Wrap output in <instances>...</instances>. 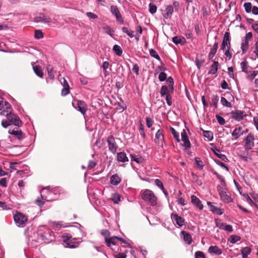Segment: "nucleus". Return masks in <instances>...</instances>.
<instances>
[{"label":"nucleus","mask_w":258,"mask_h":258,"mask_svg":"<svg viewBox=\"0 0 258 258\" xmlns=\"http://www.w3.org/2000/svg\"><path fill=\"white\" fill-rule=\"evenodd\" d=\"M170 128L173 137L176 139L177 142H179L180 139L179 133L177 132L173 127H170Z\"/></svg>","instance_id":"42"},{"label":"nucleus","mask_w":258,"mask_h":258,"mask_svg":"<svg viewBox=\"0 0 258 258\" xmlns=\"http://www.w3.org/2000/svg\"><path fill=\"white\" fill-rule=\"evenodd\" d=\"M240 237L236 235H231L229 241L231 243H235L240 240Z\"/></svg>","instance_id":"41"},{"label":"nucleus","mask_w":258,"mask_h":258,"mask_svg":"<svg viewBox=\"0 0 258 258\" xmlns=\"http://www.w3.org/2000/svg\"><path fill=\"white\" fill-rule=\"evenodd\" d=\"M75 223L76 224H77V226H78L77 227V232H78L77 235L78 236V237H80L82 239V237H85V236H86V232H85V231L84 230V228L79 223H77V222H76Z\"/></svg>","instance_id":"23"},{"label":"nucleus","mask_w":258,"mask_h":258,"mask_svg":"<svg viewBox=\"0 0 258 258\" xmlns=\"http://www.w3.org/2000/svg\"><path fill=\"white\" fill-rule=\"evenodd\" d=\"M229 36L230 35L228 32H226L224 34V36L221 46V49L224 50L226 48V46L227 45V43H229Z\"/></svg>","instance_id":"29"},{"label":"nucleus","mask_w":258,"mask_h":258,"mask_svg":"<svg viewBox=\"0 0 258 258\" xmlns=\"http://www.w3.org/2000/svg\"><path fill=\"white\" fill-rule=\"evenodd\" d=\"M117 158L118 161L125 162L128 161L125 153L119 152L117 153Z\"/></svg>","instance_id":"32"},{"label":"nucleus","mask_w":258,"mask_h":258,"mask_svg":"<svg viewBox=\"0 0 258 258\" xmlns=\"http://www.w3.org/2000/svg\"><path fill=\"white\" fill-rule=\"evenodd\" d=\"M141 197L145 202L149 203L152 206H156L157 204V198L154 192L148 189L143 190L141 191Z\"/></svg>","instance_id":"4"},{"label":"nucleus","mask_w":258,"mask_h":258,"mask_svg":"<svg viewBox=\"0 0 258 258\" xmlns=\"http://www.w3.org/2000/svg\"><path fill=\"white\" fill-rule=\"evenodd\" d=\"M221 103L223 106H225L227 107H231L232 106L231 103L230 102L228 101L227 99L223 97H221Z\"/></svg>","instance_id":"45"},{"label":"nucleus","mask_w":258,"mask_h":258,"mask_svg":"<svg viewBox=\"0 0 258 258\" xmlns=\"http://www.w3.org/2000/svg\"><path fill=\"white\" fill-rule=\"evenodd\" d=\"M139 130L141 136H142V137H143V138H145L146 137V134L144 131V126L142 123L140 124Z\"/></svg>","instance_id":"62"},{"label":"nucleus","mask_w":258,"mask_h":258,"mask_svg":"<svg viewBox=\"0 0 258 258\" xmlns=\"http://www.w3.org/2000/svg\"><path fill=\"white\" fill-rule=\"evenodd\" d=\"M252 34L251 32L247 33L242 41L241 48L242 52L245 53L248 48L249 41L251 39Z\"/></svg>","instance_id":"13"},{"label":"nucleus","mask_w":258,"mask_h":258,"mask_svg":"<svg viewBox=\"0 0 258 258\" xmlns=\"http://www.w3.org/2000/svg\"><path fill=\"white\" fill-rule=\"evenodd\" d=\"M181 140L183 142V146L186 148H190L191 145L188 136L184 130L181 133Z\"/></svg>","instance_id":"18"},{"label":"nucleus","mask_w":258,"mask_h":258,"mask_svg":"<svg viewBox=\"0 0 258 258\" xmlns=\"http://www.w3.org/2000/svg\"><path fill=\"white\" fill-rule=\"evenodd\" d=\"M77 106H74V103H73L72 104L74 106V107L79 111L82 114L84 115L86 112V104L85 102L83 101L77 100Z\"/></svg>","instance_id":"16"},{"label":"nucleus","mask_w":258,"mask_h":258,"mask_svg":"<svg viewBox=\"0 0 258 258\" xmlns=\"http://www.w3.org/2000/svg\"><path fill=\"white\" fill-rule=\"evenodd\" d=\"M215 221L216 227L222 230L224 229V227L227 224L226 223H224L221 219H216Z\"/></svg>","instance_id":"36"},{"label":"nucleus","mask_w":258,"mask_h":258,"mask_svg":"<svg viewBox=\"0 0 258 258\" xmlns=\"http://www.w3.org/2000/svg\"><path fill=\"white\" fill-rule=\"evenodd\" d=\"M243 132L242 131V127H238L235 128L231 133V135L235 140L238 139L241 136L243 135Z\"/></svg>","instance_id":"24"},{"label":"nucleus","mask_w":258,"mask_h":258,"mask_svg":"<svg viewBox=\"0 0 258 258\" xmlns=\"http://www.w3.org/2000/svg\"><path fill=\"white\" fill-rule=\"evenodd\" d=\"M149 12L151 14H154L157 12V8L155 5H154L152 3H150V4L149 5Z\"/></svg>","instance_id":"48"},{"label":"nucleus","mask_w":258,"mask_h":258,"mask_svg":"<svg viewBox=\"0 0 258 258\" xmlns=\"http://www.w3.org/2000/svg\"><path fill=\"white\" fill-rule=\"evenodd\" d=\"M49 186H47L43 188L41 191V198L43 200L46 201H52L57 199L58 196L56 193V190L55 189L48 190Z\"/></svg>","instance_id":"5"},{"label":"nucleus","mask_w":258,"mask_h":258,"mask_svg":"<svg viewBox=\"0 0 258 258\" xmlns=\"http://www.w3.org/2000/svg\"><path fill=\"white\" fill-rule=\"evenodd\" d=\"M214 153L215 154V155L218 157L219 158H220L221 160H222V161H224L225 162H227L228 161V159L226 157V155H224V154H220V153H218L216 152H214Z\"/></svg>","instance_id":"51"},{"label":"nucleus","mask_w":258,"mask_h":258,"mask_svg":"<svg viewBox=\"0 0 258 258\" xmlns=\"http://www.w3.org/2000/svg\"><path fill=\"white\" fill-rule=\"evenodd\" d=\"M155 142L158 146L163 147L165 142L163 130L160 129L157 131L155 134Z\"/></svg>","instance_id":"11"},{"label":"nucleus","mask_w":258,"mask_h":258,"mask_svg":"<svg viewBox=\"0 0 258 258\" xmlns=\"http://www.w3.org/2000/svg\"><path fill=\"white\" fill-rule=\"evenodd\" d=\"M172 42L176 45H183L186 43V39L182 36H176L172 38Z\"/></svg>","instance_id":"28"},{"label":"nucleus","mask_w":258,"mask_h":258,"mask_svg":"<svg viewBox=\"0 0 258 258\" xmlns=\"http://www.w3.org/2000/svg\"><path fill=\"white\" fill-rule=\"evenodd\" d=\"M47 70L49 78L52 80L54 79V75L53 73V68L50 66H49L47 68Z\"/></svg>","instance_id":"49"},{"label":"nucleus","mask_w":258,"mask_h":258,"mask_svg":"<svg viewBox=\"0 0 258 258\" xmlns=\"http://www.w3.org/2000/svg\"><path fill=\"white\" fill-rule=\"evenodd\" d=\"M97 164L95 160H90L89 162L88 165V169L90 170L94 168L96 166Z\"/></svg>","instance_id":"61"},{"label":"nucleus","mask_w":258,"mask_h":258,"mask_svg":"<svg viewBox=\"0 0 258 258\" xmlns=\"http://www.w3.org/2000/svg\"><path fill=\"white\" fill-rule=\"evenodd\" d=\"M46 201L45 200H43L42 198H38L35 200V203L39 207H41L44 204V202Z\"/></svg>","instance_id":"57"},{"label":"nucleus","mask_w":258,"mask_h":258,"mask_svg":"<svg viewBox=\"0 0 258 258\" xmlns=\"http://www.w3.org/2000/svg\"><path fill=\"white\" fill-rule=\"evenodd\" d=\"M219 97L217 95H213L212 98V102L215 108H217Z\"/></svg>","instance_id":"50"},{"label":"nucleus","mask_w":258,"mask_h":258,"mask_svg":"<svg viewBox=\"0 0 258 258\" xmlns=\"http://www.w3.org/2000/svg\"><path fill=\"white\" fill-rule=\"evenodd\" d=\"M251 252V249L249 247H245L241 250V254H249Z\"/></svg>","instance_id":"60"},{"label":"nucleus","mask_w":258,"mask_h":258,"mask_svg":"<svg viewBox=\"0 0 258 258\" xmlns=\"http://www.w3.org/2000/svg\"><path fill=\"white\" fill-rule=\"evenodd\" d=\"M195 160L198 168L200 169H202L203 168L204 165L202 160L198 157H196Z\"/></svg>","instance_id":"47"},{"label":"nucleus","mask_w":258,"mask_h":258,"mask_svg":"<svg viewBox=\"0 0 258 258\" xmlns=\"http://www.w3.org/2000/svg\"><path fill=\"white\" fill-rule=\"evenodd\" d=\"M244 7L247 13H250L251 11L252 6L250 3H246L244 4Z\"/></svg>","instance_id":"56"},{"label":"nucleus","mask_w":258,"mask_h":258,"mask_svg":"<svg viewBox=\"0 0 258 258\" xmlns=\"http://www.w3.org/2000/svg\"><path fill=\"white\" fill-rule=\"evenodd\" d=\"M11 111V107L10 104L0 97V114L8 115L9 112Z\"/></svg>","instance_id":"7"},{"label":"nucleus","mask_w":258,"mask_h":258,"mask_svg":"<svg viewBox=\"0 0 258 258\" xmlns=\"http://www.w3.org/2000/svg\"><path fill=\"white\" fill-rule=\"evenodd\" d=\"M158 79L160 81L163 82L167 79V75L164 72H161L159 75Z\"/></svg>","instance_id":"59"},{"label":"nucleus","mask_w":258,"mask_h":258,"mask_svg":"<svg viewBox=\"0 0 258 258\" xmlns=\"http://www.w3.org/2000/svg\"><path fill=\"white\" fill-rule=\"evenodd\" d=\"M219 64L218 61H214L213 64L210 66L208 73V75H216L218 69Z\"/></svg>","instance_id":"21"},{"label":"nucleus","mask_w":258,"mask_h":258,"mask_svg":"<svg viewBox=\"0 0 258 258\" xmlns=\"http://www.w3.org/2000/svg\"><path fill=\"white\" fill-rule=\"evenodd\" d=\"M191 203L195 205L199 210H202L203 209V205L201 201L196 196L192 195L191 196Z\"/></svg>","instance_id":"20"},{"label":"nucleus","mask_w":258,"mask_h":258,"mask_svg":"<svg viewBox=\"0 0 258 258\" xmlns=\"http://www.w3.org/2000/svg\"><path fill=\"white\" fill-rule=\"evenodd\" d=\"M9 133L16 136L18 139H21L23 138L22 132L21 131H19L18 130H9Z\"/></svg>","instance_id":"33"},{"label":"nucleus","mask_w":258,"mask_h":258,"mask_svg":"<svg viewBox=\"0 0 258 258\" xmlns=\"http://www.w3.org/2000/svg\"><path fill=\"white\" fill-rule=\"evenodd\" d=\"M7 116V119L3 120L2 121V125L4 127L6 128L8 126L12 124H14L18 127H20L22 125V121H21L19 117L17 115L11 113V111L9 112Z\"/></svg>","instance_id":"3"},{"label":"nucleus","mask_w":258,"mask_h":258,"mask_svg":"<svg viewBox=\"0 0 258 258\" xmlns=\"http://www.w3.org/2000/svg\"><path fill=\"white\" fill-rule=\"evenodd\" d=\"M216 118L218 122L220 125H224L225 123V119L224 118L220 115L217 114L216 115Z\"/></svg>","instance_id":"54"},{"label":"nucleus","mask_w":258,"mask_h":258,"mask_svg":"<svg viewBox=\"0 0 258 258\" xmlns=\"http://www.w3.org/2000/svg\"><path fill=\"white\" fill-rule=\"evenodd\" d=\"M171 218L173 222H175L179 227H181L184 225V219L181 216H178L177 214H171Z\"/></svg>","instance_id":"15"},{"label":"nucleus","mask_w":258,"mask_h":258,"mask_svg":"<svg viewBox=\"0 0 258 258\" xmlns=\"http://www.w3.org/2000/svg\"><path fill=\"white\" fill-rule=\"evenodd\" d=\"M140 68L138 64H135L132 69V71L136 74L137 76L139 75Z\"/></svg>","instance_id":"63"},{"label":"nucleus","mask_w":258,"mask_h":258,"mask_svg":"<svg viewBox=\"0 0 258 258\" xmlns=\"http://www.w3.org/2000/svg\"><path fill=\"white\" fill-rule=\"evenodd\" d=\"M62 242L64 247L75 248L79 246L82 239L80 237L72 238L71 234H67L62 236Z\"/></svg>","instance_id":"2"},{"label":"nucleus","mask_w":258,"mask_h":258,"mask_svg":"<svg viewBox=\"0 0 258 258\" xmlns=\"http://www.w3.org/2000/svg\"><path fill=\"white\" fill-rule=\"evenodd\" d=\"M166 83L168 85V87L169 88L170 90H171V92L173 93L174 90V81L172 77H169L167 79H166Z\"/></svg>","instance_id":"37"},{"label":"nucleus","mask_w":258,"mask_h":258,"mask_svg":"<svg viewBox=\"0 0 258 258\" xmlns=\"http://www.w3.org/2000/svg\"><path fill=\"white\" fill-rule=\"evenodd\" d=\"M203 136L209 141L213 139V134L211 131H203Z\"/></svg>","instance_id":"38"},{"label":"nucleus","mask_w":258,"mask_h":258,"mask_svg":"<svg viewBox=\"0 0 258 258\" xmlns=\"http://www.w3.org/2000/svg\"><path fill=\"white\" fill-rule=\"evenodd\" d=\"M149 52H150V54L151 56L157 59L158 60H160V57L159 55L158 54V53H157V52L156 51V50H155L153 49H151L149 50Z\"/></svg>","instance_id":"46"},{"label":"nucleus","mask_w":258,"mask_h":258,"mask_svg":"<svg viewBox=\"0 0 258 258\" xmlns=\"http://www.w3.org/2000/svg\"><path fill=\"white\" fill-rule=\"evenodd\" d=\"M196 258H205V255L203 252L198 251L195 253Z\"/></svg>","instance_id":"64"},{"label":"nucleus","mask_w":258,"mask_h":258,"mask_svg":"<svg viewBox=\"0 0 258 258\" xmlns=\"http://www.w3.org/2000/svg\"><path fill=\"white\" fill-rule=\"evenodd\" d=\"M109 150L113 154H115L118 148V146L115 142L114 138L112 135L108 137L107 139Z\"/></svg>","instance_id":"10"},{"label":"nucleus","mask_w":258,"mask_h":258,"mask_svg":"<svg viewBox=\"0 0 258 258\" xmlns=\"http://www.w3.org/2000/svg\"><path fill=\"white\" fill-rule=\"evenodd\" d=\"M120 181L121 179L117 174H114L110 177V183L113 185H117Z\"/></svg>","instance_id":"31"},{"label":"nucleus","mask_w":258,"mask_h":258,"mask_svg":"<svg viewBox=\"0 0 258 258\" xmlns=\"http://www.w3.org/2000/svg\"><path fill=\"white\" fill-rule=\"evenodd\" d=\"M207 205L210 208V210L213 213H216L218 215H221L223 213V210L219 208L212 204L210 202H207Z\"/></svg>","instance_id":"19"},{"label":"nucleus","mask_w":258,"mask_h":258,"mask_svg":"<svg viewBox=\"0 0 258 258\" xmlns=\"http://www.w3.org/2000/svg\"><path fill=\"white\" fill-rule=\"evenodd\" d=\"M208 252L211 254L219 255L222 254V251L217 246H210L208 248Z\"/></svg>","instance_id":"22"},{"label":"nucleus","mask_w":258,"mask_h":258,"mask_svg":"<svg viewBox=\"0 0 258 258\" xmlns=\"http://www.w3.org/2000/svg\"><path fill=\"white\" fill-rule=\"evenodd\" d=\"M43 33L40 30H36L34 34V37L36 39H39L43 37Z\"/></svg>","instance_id":"44"},{"label":"nucleus","mask_w":258,"mask_h":258,"mask_svg":"<svg viewBox=\"0 0 258 258\" xmlns=\"http://www.w3.org/2000/svg\"><path fill=\"white\" fill-rule=\"evenodd\" d=\"M14 219L17 225L20 227H23L28 220L27 217L21 213L15 214Z\"/></svg>","instance_id":"8"},{"label":"nucleus","mask_w":258,"mask_h":258,"mask_svg":"<svg viewBox=\"0 0 258 258\" xmlns=\"http://www.w3.org/2000/svg\"><path fill=\"white\" fill-rule=\"evenodd\" d=\"M122 31L130 37L133 38L135 36L134 32L132 30H128L126 27H122Z\"/></svg>","instance_id":"40"},{"label":"nucleus","mask_w":258,"mask_h":258,"mask_svg":"<svg viewBox=\"0 0 258 258\" xmlns=\"http://www.w3.org/2000/svg\"><path fill=\"white\" fill-rule=\"evenodd\" d=\"M115 240H116V236H113L110 238H106L105 242L106 243V245L108 247H110L111 245H115Z\"/></svg>","instance_id":"35"},{"label":"nucleus","mask_w":258,"mask_h":258,"mask_svg":"<svg viewBox=\"0 0 258 258\" xmlns=\"http://www.w3.org/2000/svg\"><path fill=\"white\" fill-rule=\"evenodd\" d=\"M230 114L232 118L238 121H241L245 115L243 111L239 110L232 111Z\"/></svg>","instance_id":"14"},{"label":"nucleus","mask_w":258,"mask_h":258,"mask_svg":"<svg viewBox=\"0 0 258 258\" xmlns=\"http://www.w3.org/2000/svg\"><path fill=\"white\" fill-rule=\"evenodd\" d=\"M34 236H37V238L32 239V241L36 242L37 243L42 242L49 243L53 240V232L49 229L44 228L43 232L41 230H39L38 233H34Z\"/></svg>","instance_id":"1"},{"label":"nucleus","mask_w":258,"mask_h":258,"mask_svg":"<svg viewBox=\"0 0 258 258\" xmlns=\"http://www.w3.org/2000/svg\"><path fill=\"white\" fill-rule=\"evenodd\" d=\"M113 50L115 54L118 56H121L122 53V50L121 47L118 45H114L113 47Z\"/></svg>","instance_id":"39"},{"label":"nucleus","mask_w":258,"mask_h":258,"mask_svg":"<svg viewBox=\"0 0 258 258\" xmlns=\"http://www.w3.org/2000/svg\"><path fill=\"white\" fill-rule=\"evenodd\" d=\"M33 70L35 74L40 78H42L43 73L39 66H35L33 67Z\"/></svg>","instance_id":"34"},{"label":"nucleus","mask_w":258,"mask_h":258,"mask_svg":"<svg viewBox=\"0 0 258 258\" xmlns=\"http://www.w3.org/2000/svg\"><path fill=\"white\" fill-rule=\"evenodd\" d=\"M110 12L112 15L115 16L116 20L117 22H118L121 24H123L124 23L123 19L117 6L114 5L111 6Z\"/></svg>","instance_id":"12"},{"label":"nucleus","mask_w":258,"mask_h":258,"mask_svg":"<svg viewBox=\"0 0 258 258\" xmlns=\"http://www.w3.org/2000/svg\"><path fill=\"white\" fill-rule=\"evenodd\" d=\"M254 141L253 135L251 133L248 134L245 139L244 149L246 151L251 150L254 147Z\"/></svg>","instance_id":"9"},{"label":"nucleus","mask_w":258,"mask_h":258,"mask_svg":"<svg viewBox=\"0 0 258 258\" xmlns=\"http://www.w3.org/2000/svg\"><path fill=\"white\" fill-rule=\"evenodd\" d=\"M103 29L105 30L106 33L107 34H108L111 37H113V33L114 32V31L111 29V28L110 26L106 25L103 27Z\"/></svg>","instance_id":"43"},{"label":"nucleus","mask_w":258,"mask_h":258,"mask_svg":"<svg viewBox=\"0 0 258 258\" xmlns=\"http://www.w3.org/2000/svg\"><path fill=\"white\" fill-rule=\"evenodd\" d=\"M160 95L161 96L164 97V96L167 95L172 93L171 92V90H170L169 88L166 85L162 86L161 90H160Z\"/></svg>","instance_id":"30"},{"label":"nucleus","mask_w":258,"mask_h":258,"mask_svg":"<svg viewBox=\"0 0 258 258\" xmlns=\"http://www.w3.org/2000/svg\"><path fill=\"white\" fill-rule=\"evenodd\" d=\"M173 12V7L172 5H167L165 7L164 13H162L163 17L166 19H171Z\"/></svg>","instance_id":"17"},{"label":"nucleus","mask_w":258,"mask_h":258,"mask_svg":"<svg viewBox=\"0 0 258 258\" xmlns=\"http://www.w3.org/2000/svg\"><path fill=\"white\" fill-rule=\"evenodd\" d=\"M181 234L183 236L184 242L187 244H190L192 242V237L190 234L185 231H182Z\"/></svg>","instance_id":"26"},{"label":"nucleus","mask_w":258,"mask_h":258,"mask_svg":"<svg viewBox=\"0 0 258 258\" xmlns=\"http://www.w3.org/2000/svg\"><path fill=\"white\" fill-rule=\"evenodd\" d=\"M155 184L156 186H157L161 190L164 189V187L163 186V184L162 181L159 179H156L155 180Z\"/></svg>","instance_id":"52"},{"label":"nucleus","mask_w":258,"mask_h":258,"mask_svg":"<svg viewBox=\"0 0 258 258\" xmlns=\"http://www.w3.org/2000/svg\"><path fill=\"white\" fill-rule=\"evenodd\" d=\"M112 200L114 204H118L120 201V197L118 194H114L112 196Z\"/></svg>","instance_id":"53"},{"label":"nucleus","mask_w":258,"mask_h":258,"mask_svg":"<svg viewBox=\"0 0 258 258\" xmlns=\"http://www.w3.org/2000/svg\"><path fill=\"white\" fill-rule=\"evenodd\" d=\"M217 190L220 196L221 200L225 203H230L233 202L230 194L227 192L221 186L218 185Z\"/></svg>","instance_id":"6"},{"label":"nucleus","mask_w":258,"mask_h":258,"mask_svg":"<svg viewBox=\"0 0 258 258\" xmlns=\"http://www.w3.org/2000/svg\"><path fill=\"white\" fill-rule=\"evenodd\" d=\"M240 66H241V68L242 69V71L244 72V73H247V65L246 62L244 61H242L240 63Z\"/></svg>","instance_id":"58"},{"label":"nucleus","mask_w":258,"mask_h":258,"mask_svg":"<svg viewBox=\"0 0 258 258\" xmlns=\"http://www.w3.org/2000/svg\"><path fill=\"white\" fill-rule=\"evenodd\" d=\"M215 161L217 165H218L220 166H221V167L225 169L227 171H229L228 167L226 164H225L224 163L222 162L221 161H220V160H215Z\"/></svg>","instance_id":"55"},{"label":"nucleus","mask_w":258,"mask_h":258,"mask_svg":"<svg viewBox=\"0 0 258 258\" xmlns=\"http://www.w3.org/2000/svg\"><path fill=\"white\" fill-rule=\"evenodd\" d=\"M35 21L37 22H42L43 23H49L51 22V19L49 17L45 16L42 14L38 17H36L35 19Z\"/></svg>","instance_id":"25"},{"label":"nucleus","mask_w":258,"mask_h":258,"mask_svg":"<svg viewBox=\"0 0 258 258\" xmlns=\"http://www.w3.org/2000/svg\"><path fill=\"white\" fill-rule=\"evenodd\" d=\"M63 88L61 90V95L62 96H66L70 92V87L67 80L64 78H63Z\"/></svg>","instance_id":"27"}]
</instances>
